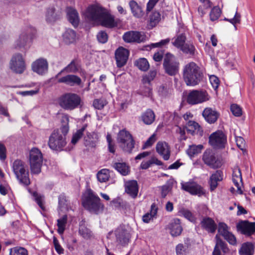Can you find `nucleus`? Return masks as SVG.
Returning <instances> with one entry per match:
<instances>
[{
    "mask_svg": "<svg viewBox=\"0 0 255 255\" xmlns=\"http://www.w3.org/2000/svg\"><path fill=\"white\" fill-rule=\"evenodd\" d=\"M78 70V68L76 63V60L73 59L66 67L56 75V78H57L64 71L69 73H75Z\"/></svg>",
    "mask_w": 255,
    "mask_h": 255,
    "instance_id": "nucleus-44",
    "label": "nucleus"
},
{
    "mask_svg": "<svg viewBox=\"0 0 255 255\" xmlns=\"http://www.w3.org/2000/svg\"><path fill=\"white\" fill-rule=\"evenodd\" d=\"M53 242L55 250L57 253L59 255L63 254L64 250L59 244L58 239L55 237H53Z\"/></svg>",
    "mask_w": 255,
    "mask_h": 255,
    "instance_id": "nucleus-59",
    "label": "nucleus"
},
{
    "mask_svg": "<svg viewBox=\"0 0 255 255\" xmlns=\"http://www.w3.org/2000/svg\"><path fill=\"white\" fill-rule=\"evenodd\" d=\"M85 17L89 20L99 22L100 25L109 28L117 26L114 17L105 8L97 4L89 6L85 12Z\"/></svg>",
    "mask_w": 255,
    "mask_h": 255,
    "instance_id": "nucleus-1",
    "label": "nucleus"
},
{
    "mask_svg": "<svg viewBox=\"0 0 255 255\" xmlns=\"http://www.w3.org/2000/svg\"><path fill=\"white\" fill-rule=\"evenodd\" d=\"M79 234L85 239H90L92 237V232L86 226L85 221L79 224Z\"/></svg>",
    "mask_w": 255,
    "mask_h": 255,
    "instance_id": "nucleus-39",
    "label": "nucleus"
},
{
    "mask_svg": "<svg viewBox=\"0 0 255 255\" xmlns=\"http://www.w3.org/2000/svg\"><path fill=\"white\" fill-rule=\"evenodd\" d=\"M97 38L100 43L104 44L108 41V35L105 31H101L98 33Z\"/></svg>",
    "mask_w": 255,
    "mask_h": 255,
    "instance_id": "nucleus-57",
    "label": "nucleus"
},
{
    "mask_svg": "<svg viewBox=\"0 0 255 255\" xmlns=\"http://www.w3.org/2000/svg\"><path fill=\"white\" fill-rule=\"evenodd\" d=\"M117 142L125 152L131 153L134 148L135 141L132 134L126 128L120 130L117 134Z\"/></svg>",
    "mask_w": 255,
    "mask_h": 255,
    "instance_id": "nucleus-5",
    "label": "nucleus"
},
{
    "mask_svg": "<svg viewBox=\"0 0 255 255\" xmlns=\"http://www.w3.org/2000/svg\"><path fill=\"white\" fill-rule=\"evenodd\" d=\"M9 255H28V253L24 248L15 247L10 249Z\"/></svg>",
    "mask_w": 255,
    "mask_h": 255,
    "instance_id": "nucleus-48",
    "label": "nucleus"
},
{
    "mask_svg": "<svg viewBox=\"0 0 255 255\" xmlns=\"http://www.w3.org/2000/svg\"><path fill=\"white\" fill-rule=\"evenodd\" d=\"M203 145L202 144L189 145L186 150V153L190 157H193L195 155L200 153L203 149Z\"/></svg>",
    "mask_w": 255,
    "mask_h": 255,
    "instance_id": "nucleus-40",
    "label": "nucleus"
},
{
    "mask_svg": "<svg viewBox=\"0 0 255 255\" xmlns=\"http://www.w3.org/2000/svg\"><path fill=\"white\" fill-rule=\"evenodd\" d=\"M135 65L139 69L143 71H146L149 68V64L146 58H140L136 60Z\"/></svg>",
    "mask_w": 255,
    "mask_h": 255,
    "instance_id": "nucleus-47",
    "label": "nucleus"
},
{
    "mask_svg": "<svg viewBox=\"0 0 255 255\" xmlns=\"http://www.w3.org/2000/svg\"><path fill=\"white\" fill-rule=\"evenodd\" d=\"M209 80L213 88L215 90H216L218 88L220 84L219 78L215 75H212L210 77Z\"/></svg>",
    "mask_w": 255,
    "mask_h": 255,
    "instance_id": "nucleus-64",
    "label": "nucleus"
},
{
    "mask_svg": "<svg viewBox=\"0 0 255 255\" xmlns=\"http://www.w3.org/2000/svg\"><path fill=\"white\" fill-rule=\"evenodd\" d=\"M12 169L19 183L27 187L31 182L29 171L24 162L20 159L14 160L12 163Z\"/></svg>",
    "mask_w": 255,
    "mask_h": 255,
    "instance_id": "nucleus-4",
    "label": "nucleus"
},
{
    "mask_svg": "<svg viewBox=\"0 0 255 255\" xmlns=\"http://www.w3.org/2000/svg\"><path fill=\"white\" fill-rule=\"evenodd\" d=\"M224 20L227 21L232 24L234 27L236 28V24H239L241 23V15L240 13L238 12V10H237L236 11V13L235 14V15L233 18H225L224 19Z\"/></svg>",
    "mask_w": 255,
    "mask_h": 255,
    "instance_id": "nucleus-51",
    "label": "nucleus"
},
{
    "mask_svg": "<svg viewBox=\"0 0 255 255\" xmlns=\"http://www.w3.org/2000/svg\"><path fill=\"white\" fill-rule=\"evenodd\" d=\"M123 40L127 43L136 42L139 43L144 40V37L139 31H129L123 36Z\"/></svg>",
    "mask_w": 255,
    "mask_h": 255,
    "instance_id": "nucleus-21",
    "label": "nucleus"
},
{
    "mask_svg": "<svg viewBox=\"0 0 255 255\" xmlns=\"http://www.w3.org/2000/svg\"><path fill=\"white\" fill-rule=\"evenodd\" d=\"M125 191L131 197L135 199L138 192V185L136 180L127 181L125 184Z\"/></svg>",
    "mask_w": 255,
    "mask_h": 255,
    "instance_id": "nucleus-27",
    "label": "nucleus"
},
{
    "mask_svg": "<svg viewBox=\"0 0 255 255\" xmlns=\"http://www.w3.org/2000/svg\"><path fill=\"white\" fill-rule=\"evenodd\" d=\"M202 116L207 123L214 124L217 121L220 114L211 108L208 107L203 110Z\"/></svg>",
    "mask_w": 255,
    "mask_h": 255,
    "instance_id": "nucleus-25",
    "label": "nucleus"
},
{
    "mask_svg": "<svg viewBox=\"0 0 255 255\" xmlns=\"http://www.w3.org/2000/svg\"><path fill=\"white\" fill-rule=\"evenodd\" d=\"M185 127L188 133L192 135L195 134L202 135L203 130L201 129V127L195 121H188Z\"/></svg>",
    "mask_w": 255,
    "mask_h": 255,
    "instance_id": "nucleus-30",
    "label": "nucleus"
},
{
    "mask_svg": "<svg viewBox=\"0 0 255 255\" xmlns=\"http://www.w3.org/2000/svg\"><path fill=\"white\" fill-rule=\"evenodd\" d=\"M230 110L233 115L235 117H239L242 115V110L241 108L237 104L231 105Z\"/></svg>",
    "mask_w": 255,
    "mask_h": 255,
    "instance_id": "nucleus-55",
    "label": "nucleus"
},
{
    "mask_svg": "<svg viewBox=\"0 0 255 255\" xmlns=\"http://www.w3.org/2000/svg\"><path fill=\"white\" fill-rule=\"evenodd\" d=\"M171 89L167 87L166 85H162L158 87V92L159 95L162 97L166 98L170 94Z\"/></svg>",
    "mask_w": 255,
    "mask_h": 255,
    "instance_id": "nucleus-54",
    "label": "nucleus"
},
{
    "mask_svg": "<svg viewBox=\"0 0 255 255\" xmlns=\"http://www.w3.org/2000/svg\"><path fill=\"white\" fill-rule=\"evenodd\" d=\"M223 179V172L222 170H216L212 174L210 177L209 183L211 191H214L218 185V182L221 181Z\"/></svg>",
    "mask_w": 255,
    "mask_h": 255,
    "instance_id": "nucleus-28",
    "label": "nucleus"
},
{
    "mask_svg": "<svg viewBox=\"0 0 255 255\" xmlns=\"http://www.w3.org/2000/svg\"><path fill=\"white\" fill-rule=\"evenodd\" d=\"M155 115L151 109H147L141 115V120L146 125H151L155 121Z\"/></svg>",
    "mask_w": 255,
    "mask_h": 255,
    "instance_id": "nucleus-32",
    "label": "nucleus"
},
{
    "mask_svg": "<svg viewBox=\"0 0 255 255\" xmlns=\"http://www.w3.org/2000/svg\"><path fill=\"white\" fill-rule=\"evenodd\" d=\"M107 104L106 101L101 99H95L93 101V105L94 107L98 110H102Z\"/></svg>",
    "mask_w": 255,
    "mask_h": 255,
    "instance_id": "nucleus-58",
    "label": "nucleus"
},
{
    "mask_svg": "<svg viewBox=\"0 0 255 255\" xmlns=\"http://www.w3.org/2000/svg\"><path fill=\"white\" fill-rule=\"evenodd\" d=\"M236 142L237 146L242 150L245 148L246 142L244 139L241 136H235Z\"/></svg>",
    "mask_w": 255,
    "mask_h": 255,
    "instance_id": "nucleus-63",
    "label": "nucleus"
},
{
    "mask_svg": "<svg viewBox=\"0 0 255 255\" xmlns=\"http://www.w3.org/2000/svg\"><path fill=\"white\" fill-rule=\"evenodd\" d=\"M180 213L189 221L192 222H195L196 221V218L189 210L185 209H182L180 211Z\"/></svg>",
    "mask_w": 255,
    "mask_h": 255,
    "instance_id": "nucleus-53",
    "label": "nucleus"
},
{
    "mask_svg": "<svg viewBox=\"0 0 255 255\" xmlns=\"http://www.w3.org/2000/svg\"><path fill=\"white\" fill-rule=\"evenodd\" d=\"M129 5L133 15L136 17H141L144 13L141 7L135 0H131L129 2Z\"/></svg>",
    "mask_w": 255,
    "mask_h": 255,
    "instance_id": "nucleus-36",
    "label": "nucleus"
},
{
    "mask_svg": "<svg viewBox=\"0 0 255 255\" xmlns=\"http://www.w3.org/2000/svg\"><path fill=\"white\" fill-rule=\"evenodd\" d=\"M68 217L67 215H63L62 218L57 220V232L60 235H63L66 228Z\"/></svg>",
    "mask_w": 255,
    "mask_h": 255,
    "instance_id": "nucleus-43",
    "label": "nucleus"
},
{
    "mask_svg": "<svg viewBox=\"0 0 255 255\" xmlns=\"http://www.w3.org/2000/svg\"><path fill=\"white\" fill-rule=\"evenodd\" d=\"M186 34L184 33H180L177 35L174 41L172 42V44L174 47L180 49L186 43Z\"/></svg>",
    "mask_w": 255,
    "mask_h": 255,
    "instance_id": "nucleus-42",
    "label": "nucleus"
},
{
    "mask_svg": "<svg viewBox=\"0 0 255 255\" xmlns=\"http://www.w3.org/2000/svg\"><path fill=\"white\" fill-rule=\"evenodd\" d=\"M10 68L15 73H22L25 69V64L20 54L13 55L10 62Z\"/></svg>",
    "mask_w": 255,
    "mask_h": 255,
    "instance_id": "nucleus-14",
    "label": "nucleus"
},
{
    "mask_svg": "<svg viewBox=\"0 0 255 255\" xmlns=\"http://www.w3.org/2000/svg\"><path fill=\"white\" fill-rule=\"evenodd\" d=\"M237 229L242 234L249 237L255 233V223L248 220L241 221L237 224Z\"/></svg>",
    "mask_w": 255,
    "mask_h": 255,
    "instance_id": "nucleus-16",
    "label": "nucleus"
},
{
    "mask_svg": "<svg viewBox=\"0 0 255 255\" xmlns=\"http://www.w3.org/2000/svg\"><path fill=\"white\" fill-rule=\"evenodd\" d=\"M113 167L123 176H126L129 173V167L125 162H115Z\"/></svg>",
    "mask_w": 255,
    "mask_h": 255,
    "instance_id": "nucleus-37",
    "label": "nucleus"
},
{
    "mask_svg": "<svg viewBox=\"0 0 255 255\" xmlns=\"http://www.w3.org/2000/svg\"><path fill=\"white\" fill-rule=\"evenodd\" d=\"M76 33L72 29H68L63 34V40L67 44H71L76 40Z\"/></svg>",
    "mask_w": 255,
    "mask_h": 255,
    "instance_id": "nucleus-38",
    "label": "nucleus"
},
{
    "mask_svg": "<svg viewBox=\"0 0 255 255\" xmlns=\"http://www.w3.org/2000/svg\"><path fill=\"white\" fill-rule=\"evenodd\" d=\"M209 100L208 94L206 91L193 90L187 96L186 102L190 105L202 103Z\"/></svg>",
    "mask_w": 255,
    "mask_h": 255,
    "instance_id": "nucleus-11",
    "label": "nucleus"
},
{
    "mask_svg": "<svg viewBox=\"0 0 255 255\" xmlns=\"http://www.w3.org/2000/svg\"><path fill=\"white\" fill-rule=\"evenodd\" d=\"M58 83H64L70 86H80L82 83L81 79L75 75H67L58 79Z\"/></svg>",
    "mask_w": 255,
    "mask_h": 255,
    "instance_id": "nucleus-22",
    "label": "nucleus"
},
{
    "mask_svg": "<svg viewBox=\"0 0 255 255\" xmlns=\"http://www.w3.org/2000/svg\"><path fill=\"white\" fill-rule=\"evenodd\" d=\"M97 178L98 180L101 183L108 181L110 178L109 170L107 169H101L97 173Z\"/></svg>",
    "mask_w": 255,
    "mask_h": 255,
    "instance_id": "nucleus-46",
    "label": "nucleus"
},
{
    "mask_svg": "<svg viewBox=\"0 0 255 255\" xmlns=\"http://www.w3.org/2000/svg\"><path fill=\"white\" fill-rule=\"evenodd\" d=\"M116 242L118 245L123 247H127L130 240V235L125 229H118L115 231Z\"/></svg>",
    "mask_w": 255,
    "mask_h": 255,
    "instance_id": "nucleus-19",
    "label": "nucleus"
},
{
    "mask_svg": "<svg viewBox=\"0 0 255 255\" xmlns=\"http://www.w3.org/2000/svg\"><path fill=\"white\" fill-rule=\"evenodd\" d=\"M227 142V136L221 130H218L213 132L209 137V143L214 148H225Z\"/></svg>",
    "mask_w": 255,
    "mask_h": 255,
    "instance_id": "nucleus-12",
    "label": "nucleus"
},
{
    "mask_svg": "<svg viewBox=\"0 0 255 255\" xmlns=\"http://www.w3.org/2000/svg\"><path fill=\"white\" fill-rule=\"evenodd\" d=\"M221 10L218 6H214L210 13V19L211 21L217 20L221 14Z\"/></svg>",
    "mask_w": 255,
    "mask_h": 255,
    "instance_id": "nucleus-50",
    "label": "nucleus"
},
{
    "mask_svg": "<svg viewBox=\"0 0 255 255\" xmlns=\"http://www.w3.org/2000/svg\"><path fill=\"white\" fill-rule=\"evenodd\" d=\"M46 20L47 22L55 21L57 19V15L55 13V9L54 7H50L47 9L46 12Z\"/></svg>",
    "mask_w": 255,
    "mask_h": 255,
    "instance_id": "nucleus-45",
    "label": "nucleus"
},
{
    "mask_svg": "<svg viewBox=\"0 0 255 255\" xmlns=\"http://www.w3.org/2000/svg\"><path fill=\"white\" fill-rule=\"evenodd\" d=\"M161 20V14L157 10H154L149 15V26L152 28L155 27Z\"/></svg>",
    "mask_w": 255,
    "mask_h": 255,
    "instance_id": "nucleus-41",
    "label": "nucleus"
},
{
    "mask_svg": "<svg viewBox=\"0 0 255 255\" xmlns=\"http://www.w3.org/2000/svg\"><path fill=\"white\" fill-rule=\"evenodd\" d=\"M168 229L172 237L180 235L183 231L180 220L178 218L173 219L168 225Z\"/></svg>",
    "mask_w": 255,
    "mask_h": 255,
    "instance_id": "nucleus-26",
    "label": "nucleus"
},
{
    "mask_svg": "<svg viewBox=\"0 0 255 255\" xmlns=\"http://www.w3.org/2000/svg\"><path fill=\"white\" fill-rule=\"evenodd\" d=\"M67 144L66 137L60 133L58 129H54L49 137L48 145L49 148L57 151H61Z\"/></svg>",
    "mask_w": 255,
    "mask_h": 255,
    "instance_id": "nucleus-9",
    "label": "nucleus"
},
{
    "mask_svg": "<svg viewBox=\"0 0 255 255\" xmlns=\"http://www.w3.org/2000/svg\"><path fill=\"white\" fill-rule=\"evenodd\" d=\"M80 97L75 93H67L61 95L58 99L59 106L65 110L72 111L80 105Z\"/></svg>",
    "mask_w": 255,
    "mask_h": 255,
    "instance_id": "nucleus-6",
    "label": "nucleus"
},
{
    "mask_svg": "<svg viewBox=\"0 0 255 255\" xmlns=\"http://www.w3.org/2000/svg\"><path fill=\"white\" fill-rule=\"evenodd\" d=\"M98 141V135L94 132L92 133L88 132L86 136L84 137V143L87 146L95 147Z\"/></svg>",
    "mask_w": 255,
    "mask_h": 255,
    "instance_id": "nucleus-35",
    "label": "nucleus"
},
{
    "mask_svg": "<svg viewBox=\"0 0 255 255\" xmlns=\"http://www.w3.org/2000/svg\"><path fill=\"white\" fill-rule=\"evenodd\" d=\"M157 152L161 156L164 160H168L170 156V146L165 141H159L156 145Z\"/></svg>",
    "mask_w": 255,
    "mask_h": 255,
    "instance_id": "nucleus-23",
    "label": "nucleus"
},
{
    "mask_svg": "<svg viewBox=\"0 0 255 255\" xmlns=\"http://www.w3.org/2000/svg\"><path fill=\"white\" fill-rule=\"evenodd\" d=\"M202 159L205 164L213 169L219 168L223 164L221 159L211 149H207L204 152Z\"/></svg>",
    "mask_w": 255,
    "mask_h": 255,
    "instance_id": "nucleus-10",
    "label": "nucleus"
},
{
    "mask_svg": "<svg viewBox=\"0 0 255 255\" xmlns=\"http://www.w3.org/2000/svg\"><path fill=\"white\" fill-rule=\"evenodd\" d=\"M180 63L172 54L167 52L163 58V67L164 72L170 76L176 75L179 72Z\"/></svg>",
    "mask_w": 255,
    "mask_h": 255,
    "instance_id": "nucleus-7",
    "label": "nucleus"
},
{
    "mask_svg": "<svg viewBox=\"0 0 255 255\" xmlns=\"http://www.w3.org/2000/svg\"><path fill=\"white\" fill-rule=\"evenodd\" d=\"M183 79L188 86H195L198 85L204 78L203 69L194 62H190L183 68Z\"/></svg>",
    "mask_w": 255,
    "mask_h": 255,
    "instance_id": "nucleus-2",
    "label": "nucleus"
},
{
    "mask_svg": "<svg viewBox=\"0 0 255 255\" xmlns=\"http://www.w3.org/2000/svg\"><path fill=\"white\" fill-rule=\"evenodd\" d=\"M255 249V245L252 242L243 243L239 250L240 255H254Z\"/></svg>",
    "mask_w": 255,
    "mask_h": 255,
    "instance_id": "nucleus-33",
    "label": "nucleus"
},
{
    "mask_svg": "<svg viewBox=\"0 0 255 255\" xmlns=\"http://www.w3.org/2000/svg\"><path fill=\"white\" fill-rule=\"evenodd\" d=\"M187 248L182 244H178L176 247V255H186Z\"/></svg>",
    "mask_w": 255,
    "mask_h": 255,
    "instance_id": "nucleus-60",
    "label": "nucleus"
},
{
    "mask_svg": "<svg viewBox=\"0 0 255 255\" xmlns=\"http://www.w3.org/2000/svg\"><path fill=\"white\" fill-rule=\"evenodd\" d=\"M31 68L33 72L43 75L48 71V63L46 59L40 58L32 63Z\"/></svg>",
    "mask_w": 255,
    "mask_h": 255,
    "instance_id": "nucleus-18",
    "label": "nucleus"
},
{
    "mask_svg": "<svg viewBox=\"0 0 255 255\" xmlns=\"http://www.w3.org/2000/svg\"><path fill=\"white\" fill-rule=\"evenodd\" d=\"M87 125L84 126L82 128L77 130V131L73 135L71 143L75 144L82 137L83 132L86 129Z\"/></svg>",
    "mask_w": 255,
    "mask_h": 255,
    "instance_id": "nucleus-49",
    "label": "nucleus"
},
{
    "mask_svg": "<svg viewBox=\"0 0 255 255\" xmlns=\"http://www.w3.org/2000/svg\"><path fill=\"white\" fill-rule=\"evenodd\" d=\"M180 50L185 55L193 57L197 53V50L193 42L188 41L183 46Z\"/></svg>",
    "mask_w": 255,
    "mask_h": 255,
    "instance_id": "nucleus-34",
    "label": "nucleus"
},
{
    "mask_svg": "<svg viewBox=\"0 0 255 255\" xmlns=\"http://www.w3.org/2000/svg\"><path fill=\"white\" fill-rule=\"evenodd\" d=\"M69 203L68 197L65 193H62L58 196V205L61 208L67 207Z\"/></svg>",
    "mask_w": 255,
    "mask_h": 255,
    "instance_id": "nucleus-52",
    "label": "nucleus"
},
{
    "mask_svg": "<svg viewBox=\"0 0 255 255\" xmlns=\"http://www.w3.org/2000/svg\"><path fill=\"white\" fill-rule=\"evenodd\" d=\"M32 195L34 198V200L38 204L39 207L43 210H45V207L43 203V199L41 195H39L38 193L34 191L32 193Z\"/></svg>",
    "mask_w": 255,
    "mask_h": 255,
    "instance_id": "nucleus-56",
    "label": "nucleus"
},
{
    "mask_svg": "<svg viewBox=\"0 0 255 255\" xmlns=\"http://www.w3.org/2000/svg\"><path fill=\"white\" fill-rule=\"evenodd\" d=\"M185 127H183L182 128L178 126L177 129H176V132L180 134L179 140L180 141L185 140L187 138V136L185 135Z\"/></svg>",
    "mask_w": 255,
    "mask_h": 255,
    "instance_id": "nucleus-62",
    "label": "nucleus"
},
{
    "mask_svg": "<svg viewBox=\"0 0 255 255\" xmlns=\"http://www.w3.org/2000/svg\"><path fill=\"white\" fill-rule=\"evenodd\" d=\"M67 16L69 21L74 26L79 24V18L77 11L71 7L67 8Z\"/></svg>",
    "mask_w": 255,
    "mask_h": 255,
    "instance_id": "nucleus-31",
    "label": "nucleus"
},
{
    "mask_svg": "<svg viewBox=\"0 0 255 255\" xmlns=\"http://www.w3.org/2000/svg\"><path fill=\"white\" fill-rule=\"evenodd\" d=\"M29 163L32 174H38L41 171L43 163V155L37 148H32L29 152Z\"/></svg>",
    "mask_w": 255,
    "mask_h": 255,
    "instance_id": "nucleus-8",
    "label": "nucleus"
},
{
    "mask_svg": "<svg viewBox=\"0 0 255 255\" xmlns=\"http://www.w3.org/2000/svg\"><path fill=\"white\" fill-rule=\"evenodd\" d=\"M181 189L192 195H197L201 197L205 195L206 192L204 188L193 181L182 182L181 183Z\"/></svg>",
    "mask_w": 255,
    "mask_h": 255,
    "instance_id": "nucleus-13",
    "label": "nucleus"
},
{
    "mask_svg": "<svg viewBox=\"0 0 255 255\" xmlns=\"http://www.w3.org/2000/svg\"><path fill=\"white\" fill-rule=\"evenodd\" d=\"M201 227L211 233H214L217 229V225L210 217H204L200 223Z\"/></svg>",
    "mask_w": 255,
    "mask_h": 255,
    "instance_id": "nucleus-29",
    "label": "nucleus"
},
{
    "mask_svg": "<svg viewBox=\"0 0 255 255\" xmlns=\"http://www.w3.org/2000/svg\"><path fill=\"white\" fill-rule=\"evenodd\" d=\"M227 225L224 223H220L219 224L218 232L224 237L229 232L228 231Z\"/></svg>",
    "mask_w": 255,
    "mask_h": 255,
    "instance_id": "nucleus-61",
    "label": "nucleus"
},
{
    "mask_svg": "<svg viewBox=\"0 0 255 255\" xmlns=\"http://www.w3.org/2000/svg\"><path fill=\"white\" fill-rule=\"evenodd\" d=\"M232 180L235 186L237 188V192L239 194H243L242 186L243 185L242 173L238 167L235 168L233 171Z\"/></svg>",
    "mask_w": 255,
    "mask_h": 255,
    "instance_id": "nucleus-24",
    "label": "nucleus"
},
{
    "mask_svg": "<svg viewBox=\"0 0 255 255\" xmlns=\"http://www.w3.org/2000/svg\"><path fill=\"white\" fill-rule=\"evenodd\" d=\"M27 31L30 32V33L28 34L27 33L22 32L20 35L18 39L16 41L17 47L19 48L24 47L29 40L31 41L35 37L36 31L34 28L29 27L28 28Z\"/></svg>",
    "mask_w": 255,
    "mask_h": 255,
    "instance_id": "nucleus-20",
    "label": "nucleus"
},
{
    "mask_svg": "<svg viewBox=\"0 0 255 255\" xmlns=\"http://www.w3.org/2000/svg\"><path fill=\"white\" fill-rule=\"evenodd\" d=\"M115 55L117 66L118 68H121L126 64L129 52L127 49L120 47L115 51Z\"/></svg>",
    "mask_w": 255,
    "mask_h": 255,
    "instance_id": "nucleus-17",
    "label": "nucleus"
},
{
    "mask_svg": "<svg viewBox=\"0 0 255 255\" xmlns=\"http://www.w3.org/2000/svg\"><path fill=\"white\" fill-rule=\"evenodd\" d=\"M156 70H150L147 74L143 76L142 82L143 84H148V86L144 87V90L141 91L142 95L150 97L152 96V88L150 87L151 82L153 80L156 75Z\"/></svg>",
    "mask_w": 255,
    "mask_h": 255,
    "instance_id": "nucleus-15",
    "label": "nucleus"
},
{
    "mask_svg": "<svg viewBox=\"0 0 255 255\" xmlns=\"http://www.w3.org/2000/svg\"><path fill=\"white\" fill-rule=\"evenodd\" d=\"M82 205L85 209L96 215L103 213L105 208L101 199L91 189L88 191L83 199Z\"/></svg>",
    "mask_w": 255,
    "mask_h": 255,
    "instance_id": "nucleus-3",
    "label": "nucleus"
}]
</instances>
